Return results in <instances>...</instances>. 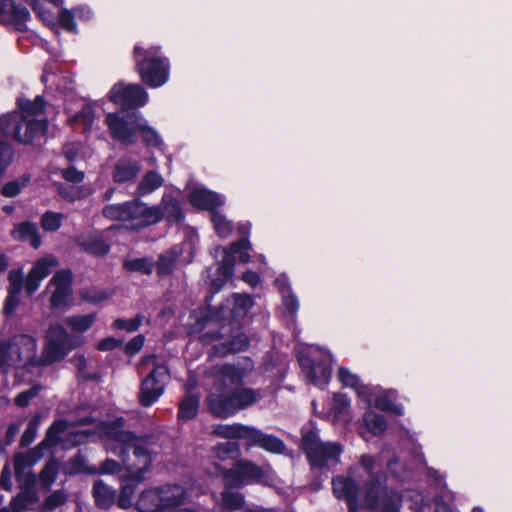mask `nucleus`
I'll use <instances>...</instances> for the list:
<instances>
[{
  "label": "nucleus",
  "mask_w": 512,
  "mask_h": 512,
  "mask_svg": "<svg viewBox=\"0 0 512 512\" xmlns=\"http://www.w3.org/2000/svg\"><path fill=\"white\" fill-rule=\"evenodd\" d=\"M227 281L223 277L212 279L209 295L204 299L205 306L191 313V318H195L191 330L202 333V342L224 340L213 346L215 354L222 357L248 349L249 339L242 331V321L254 304L249 294L233 293L231 298H227L219 306H212L214 295L221 291Z\"/></svg>",
  "instance_id": "nucleus-1"
},
{
  "label": "nucleus",
  "mask_w": 512,
  "mask_h": 512,
  "mask_svg": "<svg viewBox=\"0 0 512 512\" xmlns=\"http://www.w3.org/2000/svg\"><path fill=\"white\" fill-rule=\"evenodd\" d=\"M359 464L369 477L361 486L362 507L371 511L380 509V512H400L403 497L396 489L388 486V477L383 469L375 470V457L363 454Z\"/></svg>",
  "instance_id": "nucleus-2"
},
{
  "label": "nucleus",
  "mask_w": 512,
  "mask_h": 512,
  "mask_svg": "<svg viewBox=\"0 0 512 512\" xmlns=\"http://www.w3.org/2000/svg\"><path fill=\"white\" fill-rule=\"evenodd\" d=\"M46 120H27L20 114H5L0 117V178L14 161L15 151L9 139L22 145L33 144L45 136Z\"/></svg>",
  "instance_id": "nucleus-3"
},
{
  "label": "nucleus",
  "mask_w": 512,
  "mask_h": 512,
  "mask_svg": "<svg viewBox=\"0 0 512 512\" xmlns=\"http://www.w3.org/2000/svg\"><path fill=\"white\" fill-rule=\"evenodd\" d=\"M260 390L250 387H228L226 382L218 380L214 391L206 397L208 411L215 418L227 419L239 411L248 409L261 400Z\"/></svg>",
  "instance_id": "nucleus-4"
},
{
  "label": "nucleus",
  "mask_w": 512,
  "mask_h": 512,
  "mask_svg": "<svg viewBox=\"0 0 512 512\" xmlns=\"http://www.w3.org/2000/svg\"><path fill=\"white\" fill-rule=\"evenodd\" d=\"M125 419L118 417L113 421L103 422L102 431L106 438L123 444L121 456L132 450L134 461L125 464L126 472L132 475H141L145 477V473L151 470L153 459L151 452L144 446L137 444L138 440L144 437L138 436L135 432L124 430ZM145 438H147L145 436Z\"/></svg>",
  "instance_id": "nucleus-5"
},
{
  "label": "nucleus",
  "mask_w": 512,
  "mask_h": 512,
  "mask_svg": "<svg viewBox=\"0 0 512 512\" xmlns=\"http://www.w3.org/2000/svg\"><path fill=\"white\" fill-rule=\"evenodd\" d=\"M140 198L134 196L132 200L123 203L105 205L102 215L112 221L130 222L134 230H141L161 222L163 213L160 207H149Z\"/></svg>",
  "instance_id": "nucleus-6"
},
{
  "label": "nucleus",
  "mask_w": 512,
  "mask_h": 512,
  "mask_svg": "<svg viewBox=\"0 0 512 512\" xmlns=\"http://www.w3.org/2000/svg\"><path fill=\"white\" fill-rule=\"evenodd\" d=\"M135 71L142 83L150 88L163 86L170 76V61L162 55L160 46L144 48L136 44L133 48Z\"/></svg>",
  "instance_id": "nucleus-7"
},
{
  "label": "nucleus",
  "mask_w": 512,
  "mask_h": 512,
  "mask_svg": "<svg viewBox=\"0 0 512 512\" xmlns=\"http://www.w3.org/2000/svg\"><path fill=\"white\" fill-rule=\"evenodd\" d=\"M84 343L83 336L69 334L60 323L51 324L45 333L40 364L49 366L60 362L72 350L83 346Z\"/></svg>",
  "instance_id": "nucleus-8"
},
{
  "label": "nucleus",
  "mask_w": 512,
  "mask_h": 512,
  "mask_svg": "<svg viewBox=\"0 0 512 512\" xmlns=\"http://www.w3.org/2000/svg\"><path fill=\"white\" fill-rule=\"evenodd\" d=\"M301 449L310 466L319 469L325 468L329 461H338L342 452L338 443H322L314 430L302 433Z\"/></svg>",
  "instance_id": "nucleus-9"
},
{
  "label": "nucleus",
  "mask_w": 512,
  "mask_h": 512,
  "mask_svg": "<svg viewBox=\"0 0 512 512\" xmlns=\"http://www.w3.org/2000/svg\"><path fill=\"white\" fill-rule=\"evenodd\" d=\"M221 476L225 488L238 489L264 483L266 472L254 461L240 458L236 459L230 468L223 469Z\"/></svg>",
  "instance_id": "nucleus-10"
},
{
  "label": "nucleus",
  "mask_w": 512,
  "mask_h": 512,
  "mask_svg": "<svg viewBox=\"0 0 512 512\" xmlns=\"http://www.w3.org/2000/svg\"><path fill=\"white\" fill-rule=\"evenodd\" d=\"M140 120H142V115L138 111H126L124 116L109 113L105 122L112 139L129 146L137 142V127Z\"/></svg>",
  "instance_id": "nucleus-11"
},
{
  "label": "nucleus",
  "mask_w": 512,
  "mask_h": 512,
  "mask_svg": "<svg viewBox=\"0 0 512 512\" xmlns=\"http://www.w3.org/2000/svg\"><path fill=\"white\" fill-rule=\"evenodd\" d=\"M169 377V368L166 364L154 365L140 385L138 400L142 407L148 408L158 401L164 394Z\"/></svg>",
  "instance_id": "nucleus-12"
},
{
  "label": "nucleus",
  "mask_w": 512,
  "mask_h": 512,
  "mask_svg": "<svg viewBox=\"0 0 512 512\" xmlns=\"http://www.w3.org/2000/svg\"><path fill=\"white\" fill-rule=\"evenodd\" d=\"M183 501V493L164 496L160 489L150 488L140 493L135 508L138 512H169L172 508L179 507Z\"/></svg>",
  "instance_id": "nucleus-13"
},
{
  "label": "nucleus",
  "mask_w": 512,
  "mask_h": 512,
  "mask_svg": "<svg viewBox=\"0 0 512 512\" xmlns=\"http://www.w3.org/2000/svg\"><path fill=\"white\" fill-rule=\"evenodd\" d=\"M108 99L126 111H137V108L147 103L148 93L140 84L124 86L122 83H117L110 89Z\"/></svg>",
  "instance_id": "nucleus-14"
},
{
  "label": "nucleus",
  "mask_w": 512,
  "mask_h": 512,
  "mask_svg": "<svg viewBox=\"0 0 512 512\" xmlns=\"http://www.w3.org/2000/svg\"><path fill=\"white\" fill-rule=\"evenodd\" d=\"M298 362L302 373L307 381L315 386L324 389L332 376V366L328 359L324 357L314 358L310 355H301Z\"/></svg>",
  "instance_id": "nucleus-15"
},
{
  "label": "nucleus",
  "mask_w": 512,
  "mask_h": 512,
  "mask_svg": "<svg viewBox=\"0 0 512 512\" xmlns=\"http://www.w3.org/2000/svg\"><path fill=\"white\" fill-rule=\"evenodd\" d=\"M29 19L30 12L22 0H0V25L12 26L18 32H26Z\"/></svg>",
  "instance_id": "nucleus-16"
},
{
  "label": "nucleus",
  "mask_w": 512,
  "mask_h": 512,
  "mask_svg": "<svg viewBox=\"0 0 512 512\" xmlns=\"http://www.w3.org/2000/svg\"><path fill=\"white\" fill-rule=\"evenodd\" d=\"M332 490L337 499L346 502L347 507L359 506L358 496L361 488L350 475L333 477Z\"/></svg>",
  "instance_id": "nucleus-17"
},
{
  "label": "nucleus",
  "mask_w": 512,
  "mask_h": 512,
  "mask_svg": "<svg viewBox=\"0 0 512 512\" xmlns=\"http://www.w3.org/2000/svg\"><path fill=\"white\" fill-rule=\"evenodd\" d=\"M245 445L247 448L258 447L272 454H282L286 449L282 439L252 426Z\"/></svg>",
  "instance_id": "nucleus-18"
},
{
  "label": "nucleus",
  "mask_w": 512,
  "mask_h": 512,
  "mask_svg": "<svg viewBox=\"0 0 512 512\" xmlns=\"http://www.w3.org/2000/svg\"><path fill=\"white\" fill-rule=\"evenodd\" d=\"M145 480V477L127 473L122 475L120 480V492L117 493V507L123 510L130 509L134 504V495Z\"/></svg>",
  "instance_id": "nucleus-19"
},
{
  "label": "nucleus",
  "mask_w": 512,
  "mask_h": 512,
  "mask_svg": "<svg viewBox=\"0 0 512 512\" xmlns=\"http://www.w3.org/2000/svg\"><path fill=\"white\" fill-rule=\"evenodd\" d=\"M188 201L192 207L209 213L224 205L222 197L206 188H195L188 194Z\"/></svg>",
  "instance_id": "nucleus-20"
},
{
  "label": "nucleus",
  "mask_w": 512,
  "mask_h": 512,
  "mask_svg": "<svg viewBox=\"0 0 512 512\" xmlns=\"http://www.w3.org/2000/svg\"><path fill=\"white\" fill-rule=\"evenodd\" d=\"M251 243L247 238H240L231 243L228 248H223L222 261L219 264L217 273L220 277L230 280L235 271L236 254L241 249H250Z\"/></svg>",
  "instance_id": "nucleus-21"
},
{
  "label": "nucleus",
  "mask_w": 512,
  "mask_h": 512,
  "mask_svg": "<svg viewBox=\"0 0 512 512\" xmlns=\"http://www.w3.org/2000/svg\"><path fill=\"white\" fill-rule=\"evenodd\" d=\"M141 171L139 161L129 156L120 157L113 166L112 179L116 184L134 182Z\"/></svg>",
  "instance_id": "nucleus-22"
},
{
  "label": "nucleus",
  "mask_w": 512,
  "mask_h": 512,
  "mask_svg": "<svg viewBox=\"0 0 512 512\" xmlns=\"http://www.w3.org/2000/svg\"><path fill=\"white\" fill-rule=\"evenodd\" d=\"M16 361L18 367H28L41 365L40 361H36L37 341L33 336L23 334L16 343Z\"/></svg>",
  "instance_id": "nucleus-23"
},
{
  "label": "nucleus",
  "mask_w": 512,
  "mask_h": 512,
  "mask_svg": "<svg viewBox=\"0 0 512 512\" xmlns=\"http://www.w3.org/2000/svg\"><path fill=\"white\" fill-rule=\"evenodd\" d=\"M57 264V260L40 258L29 270L25 278V291L27 295L34 294L39 288L41 281L50 274V268Z\"/></svg>",
  "instance_id": "nucleus-24"
},
{
  "label": "nucleus",
  "mask_w": 512,
  "mask_h": 512,
  "mask_svg": "<svg viewBox=\"0 0 512 512\" xmlns=\"http://www.w3.org/2000/svg\"><path fill=\"white\" fill-rule=\"evenodd\" d=\"M117 490L105 483L102 479H97L92 485V497L95 506L101 510H108L112 506H117Z\"/></svg>",
  "instance_id": "nucleus-25"
},
{
  "label": "nucleus",
  "mask_w": 512,
  "mask_h": 512,
  "mask_svg": "<svg viewBox=\"0 0 512 512\" xmlns=\"http://www.w3.org/2000/svg\"><path fill=\"white\" fill-rule=\"evenodd\" d=\"M182 253L183 250L178 245H174L161 253L158 256L157 261L154 263L157 276L162 278L173 275L176 269V264Z\"/></svg>",
  "instance_id": "nucleus-26"
},
{
  "label": "nucleus",
  "mask_w": 512,
  "mask_h": 512,
  "mask_svg": "<svg viewBox=\"0 0 512 512\" xmlns=\"http://www.w3.org/2000/svg\"><path fill=\"white\" fill-rule=\"evenodd\" d=\"M76 244L83 252L94 257H104L110 252V245L99 234L80 236Z\"/></svg>",
  "instance_id": "nucleus-27"
},
{
  "label": "nucleus",
  "mask_w": 512,
  "mask_h": 512,
  "mask_svg": "<svg viewBox=\"0 0 512 512\" xmlns=\"http://www.w3.org/2000/svg\"><path fill=\"white\" fill-rule=\"evenodd\" d=\"M10 235L16 241H29L30 245L35 249L39 248L42 243L37 226L31 221H23L15 225L14 229L11 230Z\"/></svg>",
  "instance_id": "nucleus-28"
},
{
  "label": "nucleus",
  "mask_w": 512,
  "mask_h": 512,
  "mask_svg": "<svg viewBox=\"0 0 512 512\" xmlns=\"http://www.w3.org/2000/svg\"><path fill=\"white\" fill-rule=\"evenodd\" d=\"M160 211L169 223H181L185 219L179 199L172 194H164L161 201Z\"/></svg>",
  "instance_id": "nucleus-29"
},
{
  "label": "nucleus",
  "mask_w": 512,
  "mask_h": 512,
  "mask_svg": "<svg viewBox=\"0 0 512 512\" xmlns=\"http://www.w3.org/2000/svg\"><path fill=\"white\" fill-rule=\"evenodd\" d=\"M17 106L22 112L19 114L23 115L27 120L30 121L28 116L35 117V116H38L45 112L46 101L42 95H37L33 101L23 98V97H19V98H17ZM13 114H18V113L14 112ZM31 120H36V119L31 118ZM45 120L48 122L47 119H45Z\"/></svg>",
  "instance_id": "nucleus-30"
},
{
  "label": "nucleus",
  "mask_w": 512,
  "mask_h": 512,
  "mask_svg": "<svg viewBox=\"0 0 512 512\" xmlns=\"http://www.w3.org/2000/svg\"><path fill=\"white\" fill-rule=\"evenodd\" d=\"M200 399L195 394H186L178 405L177 418L189 421L198 415Z\"/></svg>",
  "instance_id": "nucleus-31"
},
{
  "label": "nucleus",
  "mask_w": 512,
  "mask_h": 512,
  "mask_svg": "<svg viewBox=\"0 0 512 512\" xmlns=\"http://www.w3.org/2000/svg\"><path fill=\"white\" fill-rule=\"evenodd\" d=\"M162 184V176L157 171L150 170L142 177V180L139 182L134 192V196L143 197L161 187Z\"/></svg>",
  "instance_id": "nucleus-32"
},
{
  "label": "nucleus",
  "mask_w": 512,
  "mask_h": 512,
  "mask_svg": "<svg viewBox=\"0 0 512 512\" xmlns=\"http://www.w3.org/2000/svg\"><path fill=\"white\" fill-rule=\"evenodd\" d=\"M39 501L37 491L23 490L13 496L10 501L9 510L12 512H23L29 505L35 504Z\"/></svg>",
  "instance_id": "nucleus-33"
},
{
  "label": "nucleus",
  "mask_w": 512,
  "mask_h": 512,
  "mask_svg": "<svg viewBox=\"0 0 512 512\" xmlns=\"http://www.w3.org/2000/svg\"><path fill=\"white\" fill-rule=\"evenodd\" d=\"M251 426L243 425L241 423L220 425L215 430L218 436L226 439H244L247 442Z\"/></svg>",
  "instance_id": "nucleus-34"
},
{
  "label": "nucleus",
  "mask_w": 512,
  "mask_h": 512,
  "mask_svg": "<svg viewBox=\"0 0 512 512\" xmlns=\"http://www.w3.org/2000/svg\"><path fill=\"white\" fill-rule=\"evenodd\" d=\"M137 128V134L141 136L142 142L147 148H159L162 145V139L158 132L149 126L143 117Z\"/></svg>",
  "instance_id": "nucleus-35"
},
{
  "label": "nucleus",
  "mask_w": 512,
  "mask_h": 512,
  "mask_svg": "<svg viewBox=\"0 0 512 512\" xmlns=\"http://www.w3.org/2000/svg\"><path fill=\"white\" fill-rule=\"evenodd\" d=\"M97 314L95 312L85 315H72L66 318V324L72 331L84 333L88 331L95 323Z\"/></svg>",
  "instance_id": "nucleus-36"
},
{
  "label": "nucleus",
  "mask_w": 512,
  "mask_h": 512,
  "mask_svg": "<svg viewBox=\"0 0 512 512\" xmlns=\"http://www.w3.org/2000/svg\"><path fill=\"white\" fill-rule=\"evenodd\" d=\"M69 428V422L66 419H56L48 427L45 434V442L50 444V447H56L62 442V434Z\"/></svg>",
  "instance_id": "nucleus-37"
},
{
  "label": "nucleus",
  "mask_w": 512,
  "mask_h": 512,
  "mask_svg": "<svg viewBox=\"0 0 512 512\" xmlns=\"http://www.w3.org/2000/svg\"><path fill=\"white\" fill-rule=\"evenodd\" d=\"M363 420L366 428L376 436L384 433L388 427L384 416L372 410L365 412Z\"/></svg>",
  "instance_id": "nucleus-38"
},
{
  "label": "nucleus",
  "mask_w": 512,
  "mask_h": 512,
  "mask_svg": "<svg viewBox=\"0 0 512 512\" xmlns=\"http://www.w3.org/2000/svg\"><path fill=\"white\" fill-rule=\"evenodd\" d=\"M123 268L128 272H139L144 275H151L154 262L149 257L128 259L123 262Z\"/></svg>",
  "instance_id": "nucleus-39"
},
{
  "label": "nucleus",
  "mask_w": 512,
  "mask_h": 512,
  "mask_svg": "<svg viewBox=\"0 0 512 512\" xmlns=\"http://www.w3.org/2000/svg\"><path fill=\"white\" fill-rule=\"evenodd\" d=\"M219 376L223 378L221 380L224 382L228 380L233 387H245L244 373L234 364H224L219 370Z\"/></svg>",
  "instance_id": "nucleus-40"
},
{
  "label": "nucleus",
  "mask_w": 512,
  "mask_h": 512,
  "mask_svg": "<svg viewBox=\"0 0 512 512\" xmlns=\"http://www.w3.org/2000/svg\"><path fill=\"white\" fill-rule=\"evenodd\" d=\"M225 488L221 492L222 506L227 511H236L241 509L245 504L244 495L240 492L230 491Z\"/></svg>",
  "instance_id": "nucleus-41"
},
{
  "label": "nucleus",
  "mask_w": 512,
  "mask_h": 512,
  "mask_svg": "<svg viewBox=\"0 0 512 512\" xmlns=\"http://www.w3.org/2000/svg\"><path fill=\"white\" fill-rule=\"evenodd\" d=\"M217 458L224 461L227 459H236L240 456V447L236 442L227 441L218 443L214 448Z\"/></svg>",
  "instance_id": "nucleus-42"
},
{
  "label": "nucleus",
  "mask_w": 512,
  "mask_h": 512,
  "mask_svg": "<svg viewBox=\"0 0 512 512\" xmlns=\"http://www.w3.org/2000/svg\"><path fill=\"white\" fill-rule=\"evenodd\" d=\"M79 297L81 301L97 305L105 300L109 299L110 293H108L106 290H98L96 288H82L79 291Z\"/></svg>",
  "instance_id": "nucleus-43"
},
{
  "label": "nucleus",
  "mask_w": 512,
  "mask_h": 512,
  "mask_svg": "<svg viewBox=\"0 0 512 512\" xmlns=\"http://www.w3.org/2000/svg\"><path fill=\"white\" fill-rule=\"evenodd\" d=\"M58 475V463L52 459L49 460L39 473V481L43 488H49L56 480Z\"/></svg>",
  "instance_id": "nucleus-44"
},
{
  "label": "nucleus",
  "mask_w": 512,
  "mask_h": 512,
  "mask_svg": "<svg viewBox=\"0 0 512 512\" xmlns=\"http://www.w3.org/2000/svg\"><path fill=\"white\" fill-rule=\"evenodd\" d=\"M210 217L211 222L213 224V228L218 236L227 237L231 233V223L218 209L211 212Z\"/></svg>",
  "instance_id": "nucleus-45"
},
{
  "label": "nucleus",
  "mask_w": 512,
  "mask_h": 512,
  "mask_svg": "<svg viewBox=\"0 0 512 512\" xmlns=\"http://www.w3.org/2000/svg\"><path fill=\"white\" fill-rule=\"evenodd\" d=\"M41 423V414L36 413L29 420L25 431L23 432L20 438V446L27 447L29 446L36 438L38 427Z\"/></svg>",
  "instance_id": "nucleus-46"
},
{
  "label": "nucleus",
  "mask_w": 512,
  "mask_h": 512,
  "mask_svg": "<svg viewBox=\"0 0 512 512\" xmlns=\"http://www.w3.org/2000/svg\"><path fill=\"white\" fill-rule=\"evenodd\" d=\"M143 321V315L138 313L134 318L123 319L117 318L112 323V328L117 330H125L129 333L137 331Z\"/></svg>",
  "instance_id": "nucleus-47"
},
{
  "label": "nucleus",
  "mask_w": 512,
  "mask_h": 512,
  "mask_svg": "<svg viewBox=\"0 0 512 512\" xmlns=\"http://www.w3.org/2000/svg\"><path fill=\"white\" fill-rule=\"evenodd\" d=\"M62 224V215L53 211H46L40 219V225L44 231H57Z\"/></svg>",
  "instance_id": "nucleus-48"
},
{
  "label": "nucleus",
  "mask_w": 512,
  "mask_h": 512,
  "mask_svg": "<svg viewBox=\"0 0 512 512\" xmlns=\"http://www.w3.org/2000/svg\"><path fill=\"white\" fill-rule=\"evenodd\" d=\"M13 346L9 341L0 342V373L8 374L11 367Z\"/></svg>",
  "instance_id": "nucleus-49"
},
{
  "label": "nucleus",
  "mask_w": 512,
  "mask_h": 512,
  "mask_svg": "<svg viewBox=\"0 0 512 512\" xmlns=\"http://www.w3.org/2000/svg\"><path fill=\"white\" fill-rule=\"evenodd\" d=\"M73 274L70 269H61L55 272L50 280V284L55 288L72 289Z\"/></svg>",
  "instance_id": "nucleus-50"
},
{
  "label": "nucleus",
  "mask_w": 512,
  "mask_h": 512,
  "mask_svg": "<svg viewBox=\"0 0 512 512\" xmlns=\"http://www.w3.org/2000/svg\"><path fill=\"white\" fill-rule=\"evenodd\" d=\"M350 408V399L346 394L335 393L333 396L332 412L334 417H340L348 413Z\"/></svg>",
  "instance_id": "nucleus-51"
},
{
  "label": "nucleus",
  "mask_w": 512,
  "mask_h": 512,
  "mask_svg": "<svg viewBox=\"0 0 512 512\" xmlns=\"http://www.w3.org/2000/svg\"><path fill=\"white\" fill-rule=\"evenodd\" d=\"M14 471L16 476L21 475L24 471L36 464L35 459L32 458L29 452L17 453L13 459Z\"/></svg>",
  "instance_id": "nucleus-52"
},
{
  "label": "nucleus",
  "mask_w": 512,
  "mask_h": 512,
  "mask_svg": "<svg viewBox=\"0 0 512 512\" xmlns=\"http://www.w3.org/2000/svg\"><path fill=\"white\" fill-rule=\"evenodd\" d=\"M41 389V385L36 384L24 391H21L15 397V405L21 408L28 406L30 401L39 395Z\"/></svg>",
  "instance_id": "nucleus-53"
},
{
  "label": "nucleus",
  "mask_w": 512,
  "mask_h": 512,
  "mask_svg": "<svg viewBox=\"0 0 512 512\" xmlns=\"http://www.w3.org/2000/svg\"><path fill=\"white\" fill-rule=\"evenodd\" d=\"M58 23L66 32L77 33L75 13H72L69 9L64 8L60 11Z\"/></svg>",
  "instance_id": "nucleus-54"
},
{
  "label": "nucleus",
  "mask_w": 512,
  "mask_h": 512,
  "mask_svg": "<svg viewBox=\"0 0 512 512\" xmlns=\"http://www.w3.org/2000/svg\"><path fill=\"white\" fill-rule=\"evenodd\" d=\"M338 379L343 386L358 390L360 381L359 377L356 374H353L348 368L339 367Z\"/></svg>",
  "instance_id": "nucleus-55"
},
{
  "label": "nucleus",
  "mask_w": 512,
  "mask_h": 512,
  "mask_svg": "<svg viewBox=\"0 0 512 512\" xmlns=\"http://www.w3.org/2000/svg\"><path fill=\"white\" fill-rule=\"evenodd\" d=\"M9 287H8V293L13 295H18L21 293L23 286L25 287V281L23 279V276L21 274V271H10L9 276Z\"/></svg>",
  "instance_id": "nucleus-56"
},
{
  "label": "nucleus",
  "mask_w": 512,
  "mask_h": 512,
  "mask_svg": "<svg viewBox=\"0 0 512 512\" xmlns=\"http://www.w3.org/2000/svg\"><path fill=\"white\" fill-rule=\"evenodd\" d=\"M145 344V336L138 334L130 339L124 346V353L128 357H133L138 354Z\"/></svg>",
  "instance_id": "nucleus-57"
},
{
  "label": "nucleus",
  "mask_w": 512,
  "mask_h": 512,
  "mask_svg": "<svg viewBox=\"0 0 512 512\" xmlns=\"http://www.w3.org/2000/svg\"><path fill=\"white\" fill-rule=\"evenodd\" d=\"M72 289L55 288L50 297V306L59 308L67 304V299L71 296Z\"/></svg>",
  "instance_id": "nucleus-58"
},
{
  "label": "nucleus",
  "mask_w": 512,
  "mask_h": 512,
  "mask_svg": "<svg viewBox=\"0 0 512 512\" xmlns=\"http://www.w3.org/2000/svg\"><path fill=\"white\" fill-rule=\"evenodd\" d=\"M66 501L65 494L60 491L56 490L52 492L45 500H44V508L48 511H52L56 509L57 507L63 505Z\"/></svg>",
  "instance_id": "nucleus-59"
},
{
  "label": "nucleus",
  "mask_w": 512,
  "mask_h": 512,
  "mask_svg": "<svg viewBox=\"0 0 512 512\" xmlns=\"http://www.w3.org/2000/svg\"><path fill=\"white\" fill-rule=\"evenodd\" d=\"M74 118L76 121H80L85 126L90 127L94 122L95 110L91 105L85 104L81 110L76 113Z\"/></svg>",
  "instance_id": "nucleus-60"
},
{
  "label": "nucleus",
  "mask_w": 512,
  "mask_h": 512,
  "mask_svg": "<svg viewBox=\"0 0 512 512\" xmlns=\"http://www.w3.org/2000/svg\"><path fill=\"white\" fill-rule=\"evenodd\" d=\"M375 406L384 412H393L398 415L401 413L400 408L394 404L388 395L377 396L375 399Z\"/></svg>",
  "instance_id": "nucleus-61"
},
{
  "label": "nucleus",
  "mask_w": 512,
  "mask_h": 512,
  "mask_svg": "<svg viewBox=\"0 0 512 512\" xmlns=\"http://www.w3.org/2000/svg\"><path fill=\"white\" fill-rule=\"evenodd\" d=\"M85 464L86 461L84 457L77 453L75 456H73L69 462H68V473L70 475L79 474L85 471Z\"/></svg>",
  "instance_id": "nucleus-62"
},
{
  "label": "nucleus",
  "mask_w": 512,
  "mask_h": 512,
  "mask_svg": "<svg viewBox=\"0 0 512 512\" xmlns=\"http://www.w3.org/2000/svg\"><path fill=\"white\" fill-rule=\"evenodd\" d=\"M62 177L68 182L77 184L84 180L85 174L76 167L69 166L62 171Z\"/></svg>",
  "instance_id": "nucleus-63"
},
{
  "label": "nucleus",
  "mask_w": 512,
  "mask_h": 512,
  "mask_svg": "<svg viewBox=\"0 0 512 512\" xmlns=\"http://www.w3.org/2000/svg\"><path fill=\"white\" fill-rule=\"evenodd\" d=\"M123 343V340L117 339L115 337L109 336L101 339L97 345L96 348L99 351H112L118 347H120Z\"/></svg>",
  "instance_id": "nucleus-64"
}]
</instances>
